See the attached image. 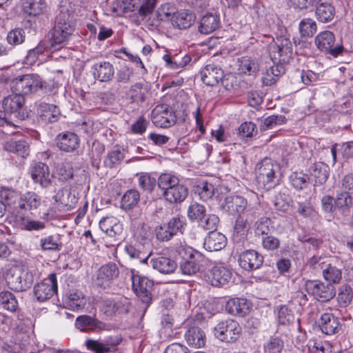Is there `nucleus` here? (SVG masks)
I'll return each mask as SVG.
<instances>
[{"label":"nucleus","instance_id":"bf43d9fd","mask_svg":"<svg viewBox=\"0 0 353 353\" xmlns=\"http://www.w3.org/2000/svg\"><path fill=\"white\" fill-rule=\"evenodd\" d=\"M283 348V341L279 337L270 338L263 345L265 353H281Z\"/></svg>","mask_w":353,"mask_h":353},{"label":"nucleus","instance_id":"c756f323","mask_svg":"<svg viewBox=\"0 0 353 353\" xmlns=\"http://www.w3.org/2000/svg\"><path fill=\"white\" fill-rule=\"evenodd\" d=\"M64 304L70 310H80L85 305V296L81 291L72 289L66 294Z\"/></svg>","mask_w":353,"mask_h":353},{"label":"nucleus","instance_id":"dca6fc26","mask_svg":"<svg viewBox=\"0 0 353 353\" xmlns=\"http://www.w3.org/2000/svg\"><path fill=\"white\" fill-rule=\"evenodd\" d=\"M57 148L65 152H72L78 149L80 145L79 136L72 132H63L59 133L56 139Z\"/></svg>","mask_w":353,"mask_h":353},{"label":"nucleus","instance_id":"0e129e2a","mask_svg":"<svg viewBox=\"0 0 353 353\" xmlns=\"http://www.w3.org/2000/svg\"><path fill=\"white\" fill-rule=\"evenodd\" d=\"M185 219L183 216L172 217L166 224L170 230L176 235L178 232H183L185 224Z\"/></svg>","mask_w":353,"mask_h":353},{"label":"nucleus","instance_id":"7c9ffc66","mask_svg":"<svg viewBox=\"0 0 353 353\" xmlns=\"http://www.w3.org/2000/svg\"><path fill=\"white\" fill-rule=\"evenodd\" d=\"M187 343L194 348H200L205 343V334L199 327H190L185 334Z\"/></svg>","mask_w":353,"mask_h":353},{"label":"nucleus","instance_id":"0eeeda50","mask_svg":"<svg viewBox=\"0 0 353 353\" xmlns=\"http://www.w3.org/2000/svg\"><path fill=\"white\" fill-rule=\"evenodd\" d=\"M305 288L309 294H312L316 299L321 302H327L336 295L334 285L326 284L319 280L307 281Z\"/></svg>","mask_w":353,"mask_h":353},{"label":"nucleus","instance_id":"58836bf2","mask_svg":"<svg viewBox=\"0 0 353 353\" xmlns=\"http://www.w3.org/2000/svg\"><path fill=\"white\" fill-rule=\"evenodd\" d=\"M310 174L315 178L316 183L323 184L329 177L330 168L323 162H316L311 166Z\"/></svg>","mask_w":353,"mask_h":353},{"label":"nucleus","instance_id":"a19ab883","mask_svg":"<svg viewBox=\"0 0 353 353\" xmlns=\"http://www.w3.org/2000/svg\"><path fill=\"white\" fill-rule=\"evenodd\" d=\"M237 70L239 74L252 75L259 70L257 63L249 57H243L237 60Z\"/></svg>","mask_w":353,"mask_h":353},{"label":"nucleus","instance_id":"ea45409f","mask_svg":"<svg viewBox=\"0 0 353 353\" xmlns=\"http://www.w3.org/2000/svg\"><path fill=\"white\" fill-rule=\"evenodd\" d=\"M219 17L214 14H206L201 20L199 32L208 34L214 31L219 26Z\"/></svg>","mask_w":353,"mask_h":353},{"label":"nucleus","instance_id":"e2e57ef3","mask_svg":"<svg viewBox=\"0 0 353 353\" xmlns=\"http://www.w3.org/2000/svg\"><path fill=\"white\" fill-rule=\"evenodd\" d=\"M25 39V32L23 29L16 28L10 31L7 36L8 42L11 45L22 43Z\"/></svg>","mask_w":353,"mask_h":353},{"label":"nucleus","instance_id":"ddd939ff","mask_svg":"<svg viewBox=\"0 0 353 353\" xmlns=\"http://www.w3.org/2000/svg\"><path fill=\"white\" fill-rule=\"evenodd\" d=\"M119 270L117 264L109 263L102 265L96 272L94 281L95 284L103 288L109 287L112 281L117 279Z\"/></svg>","mask_w":353,"mask_h":353},{"label":"nucleus","instance_id":"8fccbe9b","mask_svg":"<svg viewBox=\"0 0 353 353\" xmlns=\"http://www.w3.org/2000/svg\"><path fill=\"white\" fill-rule=\"evenodd\" d=\"M147 90L140 83L132 85L127 92V95L132 103H141L145 101Z\"/></svg>","mask_w":353,"mask_h":353},{"label":"nucleus","instance_id":"f704fd0d","mask_svg":"<svg viewBox=\"0 0 353 353\" xmlns=\"http://www.w3.org/2000/svg\"><path fill=\"white\" fill-rule=\"evenodd\" d=\"M188 194V188L185 185L179 183L167 191L166 193H163V196L170 203H177L183 202L187 197Z\"/></svg>","mask_w":353,"mask_h":353},{"label":"nucleus","instance_id":"a211bd4d","mask_svg":"<svg viewBox=\"0 0 353 353\" xmlns=\"http://www.w3.org/2000/svg\"><path fill=\"white\" fill-rule=\"evenodd\" d=\"M32 179L34 183H39L42 188H50L52 180L48 166L41 162L35 163L30 169Z\"/></svg>","mask_w":353,"mask_h":353},{"label":"nucleus","instance_id":"b1692460","mask_svg":"<svg viewBox=\"0 0 353 353\" xmlns=\"http://www.w3.org/2000/svg\"><path fill=\"white\" fill-rule=\"evenodd\" d=\"M223 77L222 69L213 63L208 64L201 71V81L208 86L216 85L219 81L222 80Z\"/></svg>","mask_w":353,"mask_h":353},{"label":"nucleus","instance_id":"5fc2aeb1","mask_svg":"<svg viewBox=\"0 0 353 353\" xmlns=\"http://www.w3.org/2000/svg\"><path fill=\"white\" fill-rule=\"evenodd\" d=\"M195 193L198 194L200 199L207 201L214 195V188L212 183L201 181L196 185Z\"/></svg>","mask_w":353,"mask_h":353},{"label":"nucleus","instance_id":"a18cd8bd","mask_svg":"<svg viewBox=\"0 0 353 353\" xmlns=\"http://www.w3.org/2000/svg\"><path fill=\"white\" fill-rule=\"evenodd\" d=\"M317 31L316 21L311 18H304L299 23V32L301 38L312 37Z\"/></svg>","mask_w":353,"mask_h":353},{"label":"nucleus","instance_id":"c9c22d12","mask_svg":"<svg viewBox=\"0 0 353 353\" xmlns=\"http://www.w3.org/2000/svg\"><path fill=\"white\" fill-rule=\"evenodd\" d=\"M315 10V15L317 20L321 23H328L331 21L335 15V8L330 3H319Z\"/></svg>","mask_w":353,"mask_h":353},{"label":"nucleus","instance_id":"1a4fd4ad","mask_svg":"<svg viewBox=\"0 0 353 353\" xmlns=\"http://www.w3.org/2000/svg\"><path fill=\"white\" fill-rule=\"evenodd\" d=\"M131 279L134 292L141 301L148 306L151 301L153 281L145 276L135 274L134 271H132Z\"/></svg>","mask_w":353,"mask_h":353},{"label":"nucleus","instance_id":"cd10ccee","mask_svg":"<svg viewBox=\"0 0 353 353\" xmlns=\"http://www.w3.org/2000/svg\"><path fill=\"white\" fill-rule=\"evenodd\" d=\"M150 263L153 269L165 274L174 272L177 268V263L174 260L163 256H158L152 258Z\"/></svg>","mask_w":353,"mask_h":353},{"label":"nucleus","instance_id":"f03ea898","mask_svg":"<svg viewBox=\"0 0 353 353\" xmlns=\"http://www.w3.org/2000/svg\"><path fill=\"white\" fill-rule=\"evenodd\" d=\"M279 165L270 159H263L256 167L258 185L267 190L274 188L279 180Z\"/></svg>","mask_w":353,"mask_h":353},{"label":"nucleus","instance_id":"338daca9","mask_svg":"<svg viewBox=\"0 0 353 353\" xmlns=\"http://www.w3.org/2000/svg\"><path fill=\"white\" fill-rule=\"evenodd\" d=\"M157 181L148 174H143L139 178V185L145 191L151 192L155 187Z\"/></svg>","mask_w":353,"mask_h":353},{"label":"nucleus","instance_id":"6e6d98bb","mask_svg":"<svg viewBox=\"0 0 353 353\" xmlns=\"http://www.w3.org/2000/svg\"><path fill=\"white\" fill-rule=\"evenodd\" d=\"M205 214V206L198 203L191 204L188 209V216L191 221L199 222Z\"/></svg>","mask_w":353,"mask_h":353},{"label":"nucleus","instance_id":"9d476101","mask_svg":"<svg viewBox=\"0 0 353 353\" xmlns=\"http://www.w3.org/2000/svg\"><path fill=\"white\" fill-rule=\"evenodd\" d=\"M315 44L319 50L334 57L341 54L343 50L341 45H335L334 34L328 30L323 31L316 36Z\"/></svg>","mask_w":353,"mask_h":353},{"label":"nucleus","instance_id":"603ef678","mask_svg":"<svg viewBox=\"0 0 353 353\" xmlns=\"http://www.w3.org/2000/svg\"><path fill=\"white\" fill-rule=\"evenodd\" d=\"M40 245L43 250L59 251L62 248L61 239L58 235H50L41 238Z\"/></svg>","mask_w":353,"mask_h":353},{"label":"nucleus","instance_id":"f257e3e1","mask_svg":"<svg viewBox=\"0 0 353 353\" xmlns=\"http://www.w3.org/2000/svg\"><path fill=\"white\" fill-rule=\"evenodd\" d=\"M75 29L74 13L68 6H61L59 12L57 16L56 23L54 27L51 50L59 49L57 46L64 43L73 33Z\"/></svg>","mask_w":353,"mask_h":353},{"label":"nucleus","instance_id":"69168bd1","mask_svg":"<svg viewBox=\"0 0 353 353\" xmlns=\"http://www.w3.org/2000/svg\"><path fill=\"white\" fill-rule=\"evenodd\" d=\"M308 353H332V345L326 341H312Z\"/></svg>","mask_w":353,"mask_h":353},{"label":"nucleus","instance_id":"20e7f679","mask_svg":"<svg viewBox=\"0 0 353 353\" xmlns=\"http://www.w3.org/2000/svg\"><path fill=\"white\" fill-rule=\"evenodd\" d=\"M214 336L221 341L232 343L238 339L241 327L237 321L227 319L219 321L213 330Z\"/></svg>","mask_w":353,"mask_h":353},{"label":"nucleus","instance_id":"473e14b6","mask_svg":"<svg viewBox=\"0 0 353 353\" xmlns=\"http://www.w3.org/2000/svg\"><path fill=\"white\" fill-rule=\"evenodd\" d=\"M196 17L194 13L188 10H180L174 13L171 20L173 26L179 29H185L192 26Z\"/></svg>","mask_w":353,"mask_h":353},{"label":"nucleus","instance_id":"4c0bfd02","mask_svg":"<svg viewBox=\"0 0 353 353\" xmlns=\"http://www.w3.org/2000/svg\"><path fill=\"white\" fill-rule=\"evenodd\" d=\"M24 103V98L18 92L12 94L5 97L2 105L5 112H14L19 110Z\"/></svg>","mask_w":353,"mask_h":353},{"label":"nucleus","instance_id":"37998d69","mask_svg":"<svg viewBox=\"0 0 353 353\" xmlns=\"http://www.w3.org/2000/svg\"><path fill=\"white\" fill-rule=\"evenodd\" d=\"M19 194L12 189L3 188L0 190L1 201H3L7 208H11L13 210H18L17 201L19 200Z\"/></svg>","mask_w":353,"mask_h":353},{"label":"nucleus","instance_id":"7ed1b4c3","mask_svg":"<svg viewBox=\"0 0 353 353\" xmlns=\"http://www.w3.org/2000/svg\"><path fill=\"white\" fill-rule=\"evenodd\" d=\"M11 88L23 96L35 92L39 90H46V86L39 76L30 74L13 79L11 82Z\"/></svg>","mask_w":353,"mask_h":353},{"label":"nucleus","instance_id":"412c9836","mask_svg":"<svg viewBox=\"0 0 353 353\" xmlns=\"http://www.w3.org/2000/svg\"><path fill=\"white\" fill-rule=\"evenodd\" d=\"M252 303L245 298L230 299L225 305L227 312L232 315L245 316L251 310Z\"/></svg>","mask_w":353,"mask_h":353},{"label":"nucleus","instance_id":"4be33fe9","mask_svg":"<svg viewBox=\"0 0 353 353\" xmlns=\"http://www.w3.org/2000/svg\"><path fill=\"white\" fill-rule=\"evenodd\" d=\"M3 149L22 159H26L30 152V143L26 139H11L5 143Z\"/></svg>","mask_w":353,"mask_h":353},{"label":"nucleus","instance_id":"f8f14e48","mask_svg":"<svg viewBox=\"0 0 353 353\" xmlns=\"http://www.w3.org/2000/svg\"><path fill=\"white\" fill-rule=\"evenodd\" d=\"M57 292V281L54 273L49 274L48 278L34 287V296L41 302L50 299Z\"/></svg>","mask_w":353,"mask_h":353},{"label":"nucleus","instance_id":"49530a36","mask_svg":"<svg viewBox=\"0 0 353 353\" xmlns=\"http://www.w3.org/2000/svg\"><path fill=\"white\" fill-rule=\"evenodd\" d=\"M23 9L29 15L37 16L45 12L46 3L44 0H26Z\"/></svg>","mask_w":353,"mask_h":353},{"label":"nucleus","instance_id":"2f4dec72","mask_svg":"<svg viewBox=\"0 0 353 353\" xmlns=\"http://www.w3.org/2000/svg\"><path fill=\"white\" fill-rule=\"evenodd\" d=\"M99 228L110 236L121 234L123 225L114 216L105 217L99 222Z\"/></svg>","mask_w":353,"mask_h":353},{"label":"nucleus","instance_id":"79ce46f5","mask_svg":"<svg viewBox=\"0 0 353 353\" xmlns=\"http://www.w3.org/2000/svg\"><path fill=\"white\" fill-rule=\"evenodd\" d=\"M336 211L343 215L350 213V207L352 205V197L347 192H342L337 194L335 199Z\"/></svg>","mask_w":353,"mask_h":353},{"label":"nucleus","instance_id":"9b49d317","mask_svg":"<svg viewBox=\"0 0 353 353\" xmlns=\"http://www.w3.org/2000/svg\"><path fill=\"white\" fill-rule=\"evenodd\" d=\"M6 280L11 289L21 292L30 287L33 279L27 271L15 269L10 270L7 274Z\"/></svg>","mask_w":353,"mask_h":353},{"label":"nucleus","instance_id":"c03bdc74","mask_svg":"<svg viewBox=\"0 0 353 353\" xmlns=\"http://www.w3.org/2000/svg\"><path fill=\"white\" fill-rule=\"evenodd\" d=\"M179 183L178 176L172 173L161 174L157 181L158 187L161 190L162 194L166 193L167 191Z\"/></svg>","mask_w":353,"mask_h":353},{"label":"nucleus","instance_id":"6e6552de","mask_svg":"<svg viewBox=\"0 0 353 353\" xmlns=\"http://www.w3.org/2000/svg\"><path fill=\"white\" fill-rule=\"evenodd\" d=\"M121 335L110 336L103 340L88 339L85 341L88 350L94 353H113L117 351V347L122 342Z\"/></svg>","mask_w":353,"mask_h":353},{"label":"nucleus","instance_id":"4d7b16f0","mask_svg":"<svg viewBox=\"0 0 353 353\" xmlns=\"http://www.w3.org/2000/svg\"><path fill=\"white\" fill-rule=\"evenodd\" d=\"M294 320L292 312L285 305H281L277 309V321L280 325H290Z\"/></svg>","mask_w":353,"mask_h":353},{"label":"nucleus","instance_id":"774afa93","mask_svg":"<svg viewBox=\"0 0 353 353\" xmlns=\"http://www.w3.org/2000/svg\"><path fill=\"white\" fill-rule=\"evenodd\" d=\"M148 125L149 121L144 117L141 116L131 125L130 130L132 134H142L146 131Z\"/></svg>","mask_w":353,"mask_h":353},{"label":"nucleus","instance_id":"a878e982","mask_svg":"<svg viewBox=\"0 0 353 353\" xmlns=\"http://www.w3.org/2000/svg\"><path fill=\"white\" fill-rule=\"evenodd\" d=\"M232 273L226 268L215 266L208 274V281L213 286L224 285L229 282Z\"/></svg>","mask_w":353,"mask_h":353},{"label":"nucleus","instance_id":"f3484780","mask_svg":"<svg viewBox=\"0 0 353 353\" xmlns=\"http://www.w3.org/2000/svg\"><path fill=\"white\" fill-rule=\"evenodd\" d=\"M238 262L243 270L252 271L261 266L263 257L254 250H248L239 254Z\"/></svg>","mask_w":353,"mask_h":353},{"label":"nucleus","instance_id":"13d9d810","mask_svg":"<svg viewBox=\"0 0 353 353\" xmlns=\"http://www.w3.org/2000/svg\"><path fill=\"white\" fill-rule=\"evenodd\" d=\"M309 177L303 172H295L290 176L291 185L296 190H302L308 184Z\"/></svg>","mask_w":353,"mask_h":353},{"label":"nucleus","instance_id":"3c124183","mask_svg":"<svg viewBox=\"0 0 353 353\" xmlns=\"http://www.w3.org/2000/svg\"><path fill=\"white\" fill-rule=\"evenodd\" d=\"M339 146L343 157L346 159L353 157V141L343 143L341 145L334 144L331 148V154L332 157V165L336 162L337 147Z\"/></svg>","mask_w":353,"mask_h":353},{"label":"nucleus","instance_id":"864d4df0","mask_svg":"<svg viewBox=\"0 0 353 353\" xmlns=\"http://www.w3.org/2000/svg\"><path fill=\"white\" fill-rule=\"evenodd\" d=\"M352 297L353 292L350 285H343L339 288L336 299L340 307H345L350 305Z\"/></svg>","mask_w":353,"mask_h":353},{"label":"nucleus","instance_id":"4468645a","mask_svg":"<svg viewBox=\"0 0 353 353\" xmlns=\"http://www.w3.org/2000/svg\"><path fill=\"white\" fill-rule=\"evenodd\" d=\"M318 325L321 331L327 335L337 334L341 329L339 319L331 312L322 313L319 319Z\"/></svg>","mask_w":353,"mask_h":353},{"label":"nucleus","instance_id":"de8ad7c7","mask_svg":"<svg viewBox=\"0 0 353 353\" xmlns=\"http://www.w3.org/2000/svg\"><path fill=\"white\" fill-rule=\"evenodd\" d=\"M140 195L136 190H129L121 197V208L125 210L133 209L139 203Z\"/></svg>","mask_w":353,"mask_h":353},{"label":"nucleus","instance_id":"6ab92c4d","mask_svg":"<svg viewBox=\"0 0 353 353\" xmlns=\"http://www.w3.org/2000/svg\"><path fill=\"white\" fill-rule=\"evenodd\" d=\"M153 123L159 128H168L175 122L172 112L163 105H157L152 111Z\"/></svg>","mask_w":353,"mask_h":353},{"label":"nucleus","instance_id":"2eb2a0df","mask_svg":"<svg viewBox=\"0 0 353 353\" xmlns=\"http://www.w3.org/2000/svg\"><path fill=\"white\" fill-rule=\"evenodd\" d=\"M248 207L247 199L240 195L226 196L224 203L221 205L223 210L233 216L241 215L245 211Z\"/></svg>","mask_w":353,"mask_h":353},{"label":"nucleus","instance_id":"39448f33","mask_svg":"<svg viewBox=\"0 0 353 353\" xmlns=\"http://www.w3.org/2000/svg\"><path fill=\"white\" fill-rule=\"evenodd\" d=\"M179 254H182L183 261L180 265V270L182 274L192 275L199 270V262L203 259L202 254L192 248H181Z\"/></svg>","mask_w":353,"mask_h":353},{"label":"nucleus","instance_id":"e433bc0d","mask_svg":"<svg viewBox=\"0 0 353 353\" xmlns=\"http://www.w3.org/2000/svg\"><path fill=\"white\" fill-rule=\"evenodd\" d=\"M322 264L323 279L330 285L339 284L342 279L341 270L330 263Z\"/></svg>","mask_w":353,"mask_h":353},{"label":"nucleus","instance_id":"5701e85b","mask_svg":"<svg viewBox=\"0 0 353 353\" xmlns=\"http://www.w3.org/2000/svg\"><path fill=\"white\" fill-rule=\"evenodd\" d=\"M54 203L60 210H70L77 202V198L67 188L59 189L53 196Z\"/></svg>","mask_w":353,"mask_h":353},{"label":"nucleus","instance_id":"bb28decb","mask_svg":"<svg viewBox=\"0 0 353 353\" xmlns=\"http://www.w3.org/2000/svg\"><path fill=\"white\" fill-rule=\"evenodd\" d=\"M226 244L225 235L216 231H211L205 238L203 247L208 252H215L224 248Z\"/></svg>","mask_w":353,"mask_h":353},{"label":"nucleus","instance_id":"72a5a7b5","mask_svg":"<svg viewBox=\"0 0 353 353\" xmlns=\"http://www.w3.org/2000/svg\"><path fill=\"white\" fill-rule=\"evenodd\" d=\"M41 119L46 123H53L58 120L60 114L57 107L52 104L43 103L37 108Z\"/></svg>","mask_w":353,"mask_h":353},{"label":"nucleus","instance_id":"c85d7f7f","mask_svg":"<svg viewBox=\"0 0 353 353\" xmlns=\"http://www.w3.org/2000/svg\"><path fill=\"white\" fill-rule=\"evenodd\" d=\"M75 326L81 332L95 331L102 330L105 325L95 318L88 315H81L77 318Z\"/></svg>","mask_w":353,"mask_h":353},{"label":"nucleus","instance_id":"423d86ee","mask_svg":"<svg viewBox=\"0 0 353 353\" xmlns=\"http://www.w3.org/2000/svg\"><path fill=\"white\" fill-rule=\"evenodd\" d=\"M292 54V45L287 38L277 39L269 46V54L274 62L288 63Z\"/></svg>","mask_w":353,"mask_h":353},{"label":"nucleus","instance_id":"680f3d73","mask_svg":"<svg viewBox=\"0 0 353 353\" xmlns=\"http://www.w3.org/2000/svg\"><path fill=\"white\" fill-rule=\"evenodd\" d=\"M219 222V217L215 214H205L199 221V225L205 230L216 231Z\"/></svg>","mask_w":353,"mask_h":353},{"label":"nucleus","instance_id":"09e8293b","mask_svg":"<svg viewBox=\"0 0 353 353\" xmlns=\"http://www.w3.org/2000/svg\"><path fill=\"white\" fill-rule=\"evenodd\" d=\"M0 307L9 312H14L19 308L18 301L14 295L8 292H0Z\"/></svg>","mask_w":353,"mask_h":353},{"label":"nucleus","instance_id":"aec40b11","mask_svg":"<svg viewBox=\"0 0 353 353\" xmlns=\"http://www.w3.org/2000/svg\"><path fill=\"white\" fill-rule=\"evenodd\" d=\"M91 70L94 79L100 82L111 81L114 74L113 65L106 61L94 63L91 67Z\"/></svg>","mask_w":353,"mask_h":353},{"label":"nucleus","instance_id":"052dcab7","mask_svg":"<svg viewBox=\"0 0 353 353\" xmlns=\"http://www.w3.org/2000/svg\"><path fill=\"white\" fill-rule=\"evenodd\" d=\"M299 332L296 336L294 339L295 346L297 349L300 350L303 353H308L310 351L311 342L312 341H309L306 343V334L304 332H302L299 325Z\"/></svg>","mask_w":353,"mask_h":353},{"label":"nucleus","instance_id":"393cba45","mask_svg":"<svg viewBox=\"0 0 353 353\" xmlns=\"http://www.w3.org/2000/svg\"><path fill=\"white\" fill-rule=\"evenodd\" d=\"M45 201L37 193L28 191L21 194L18 202V210H37Z\"/></svg>","mask_w":353,"mask_h":353}]
</instances>
